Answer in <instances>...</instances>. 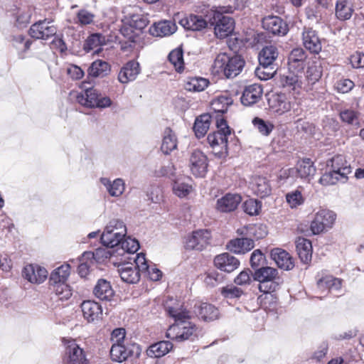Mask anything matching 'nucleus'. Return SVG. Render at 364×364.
I'll return each instance as SVG.
<instances>
[{
  "label": "nucleus",
  "instance_id": "obj_1",
  "mask_svg": "<svg viewBox=\"0 0 364 364\" xmlns=\"http://www.w3.org/2000/svg\"><path fill=\"white\" fill-rule=\"evenodd\" d=\"M165 309L175 321L166 331V336L168 338L181 342L193 341L197 337L198 328L190 321V313L182 304L171 299L166 302Z\"/></svg>",
  "mask_w": 364,
  "mask_h": 364
},
{
  "label": "nucleus",
  "instance_id": "obj_2",
  "mask_svg": "<svg viewBox=\"0 0 364 364\" xmlns=\"http://www.w3.org/2000/svg\"><path fill=\"white\" fill-rule=\"evenodd\" d=\"M245 65V61L240 55L229 56L225 53H219L212 65V72L217 75H223L227 78H233L238 75Z\"/></svg>",
  "mask_w": 364,
  "mask_h": 364
},
{
  "label": "nucleus",
  "instance_id": "obj_3",
  "mask_svg": "<svg viewBox=\"0 0 364 364\" xmlns=\"http://www.w3.org/2000/svg\"><path fill=\"white\" fill-rule=\"evenodd\" d=\"M253 277L259 282V289L264 293L276 291L283 282L278 270L271 267H263L256 269Z\"/></svg>",
  "mask_w": 364,
  "mask_h": 364
},
{
  "label": "nucleus",
  "instance_id": "obj_4",
  "mask_svg": "<svg viewBox=\"0 0 364 364\" xmlns=\"http://www.w3.org/2000/svg\"><path fill=\"white\" fill-rule=\"evenodd\" d=\"M216 126L218 131L208 134L207 139L215 154L223 157L228 154V137L231 132L223 119H218Z\"/></svg>",
  "mask_w": 364,
  "mask_h": 364
},
{
  "label": "nucleus",
  "instance_id": "obj_5",
  "mask_svg": "<svg viewBox=\"0 0 364 364\" xmlns=\"http://www.w3.org/2000/svg\"><path fill=\"white\" fill-rule=\"evenodd\" d=\"M127 234V228L122 220H111L101 235V241L104 246L116 247Z\"/></svg>",
  "mask_w": 364,
  "mask_h": 364
},
{
  "label": "nucleus",
  "instance_id": "obj_6",
  "mask_svg": "<svg viewBox=\"0 0 364 364\" xmlns=\"http://www.w3.org/2000/svg\"><path fill=\"white\" fill-rule=\"evenodd\" d=\"M300 103V99L287 96L284 93H274L268 98L270 109L278 114H283L291 110L298 114Z\"/></svg>",
  "mask_w": 364,
  "mask_h": 364
},
{
  "label": "nucleus",
  "instance_id": "obj_7",
  "mask_svg": "<svg viewBox=\"0 0 364 364\" xmlns=\"http://www.w3.org/2000/svg\"><path fill=\"white\" fill-rule=\"evenodd\" d=\"M231 9H220L213 11V16L209 17V23L213 26L215 34L218 38H224L228 36L234 30V21L224 13L230 12Z\"/></svg>",
  "mask_w": 364,
  "mask_h": 364
},
{
  "label": "nucleus",
  "instance_id": "obj_8",
  "mask_svg": "<svg viewBox=\"0 0 364 364\" xmlns=\"http://www.w3.org/2000/svg\"><path fill=\"white\" fill-rule=\"evenodd\" d=\"M77 102L87 107L106 108L112 105V101L108 97H102L101 94L93 87L86 88L84 91L77 93L75 95Z\"/></svg>",
  "mask_w": 364,
  "mask_h": 364
},
{
  "label": "nucleus",
  "instance_id": "obj_9",
  "mask_svg": "<svg viewBox=\"0 0 364 364\" xmlns=\"http://www.w3.org/2000/svg\"><path fill=\"white\" fill-rule=\"evenodd\" d=\"M336 219V215L331 210L321 209L316 213L311 223L310 229L314 235H318L331 228Z\"/></svg>",
  "mask_w": 364,
  "mask_h": 364
},
{
  "label": "nucleus",
  "instance_id": "obj_10",
  "mask_svg": "<svg viewBox=\"0 0 364 364\" xmlns=\"http://www.w3.org/2000/svg\"><path fill=\"white\" fill-rule=\"evenodd\" d=\"M57 31L58 28L53 23V21L45 18L32 24L29 29V34L36 39L48 40L55 36Z\"/></svg>",
  "mask_w": 364,
  "mask_h": 364
},
{
  "label": "nucleus",
  "instance_id": "obj_11",
  "mask_svg": "<svg viewBox=\"0 0 364 364\" xmlns=\"http://www.w3.org/2000/svg\"><path fill=\"white\" fill-rule=\"evenodd\" d=\"M211 238L210 232L207 230H198L187 236L185 247L187 250L201 251L209 244Z\"/></svg>",
  "mask_w": 364,
  "mask_h": 364
},
{
  "label": "nucleus",
  "instance_id": "obj_12",
  "mask_svg": "<svg viewBox=\"0 0 364 364\" xmlns=\"http://www.w3.org/2000/svg\"><path fill=\"white\" fill-rule=\"evenodd\" d=\"M208 158L201 151L196 149L191 152L189 167L195 176L204 177L208 171Z\"/></svg>",
  "mask_w": 364,
  "mask_h": 364
},
{
  "label": "nucleus",
  "instance_id": "obj_13",
  "mask_svg": "<svg viewBox=\"0 0 364 364\" xmlns=\"http://www.w3.org/2000/svg\"><path fill=\"white\" fill-rule=\"evenodd\" d=\"M140 348L138 345L124 346L122 343H113L110 349V356L113 361L122 363L129 357L136 354L139 355Z\"/></svg>",
  "mask_w": 364,
  "mask_h": 364
},
{
  "label": "nucleus",
  "instance_id": "obj_14",
  "mask_svg": "<svg viewBox=\"0 0 364 364\" xmlns=\"http://www.w3.org/2000/svg\"><path fill=\"white\" fill-rule=\"evenodd\" d=\"M63 361L65 364H88L83 350L74 341L68 342Z\"/></svg>",
  "mask_w": 364,
  "mask_h": 364
},
{
  "label": "nucleus",
  "instance_id": "obj_15",
  "mask_svg": "<svg viewBox=\"0 0 364 364\" xmlns=\"http://www.w3.org/2000/svg\"><path fill=\"white\" fill-rule=\"evenodd\" d=\"M80 307L83 318L88 323H97L102 319V308L99 303L87 300L81 304Z\"/></svg>",
  "mask_w": 364,
  "mask_h": 364
},
{
  "label": "nucleus",
  "instance_id": "obj_16",
  "mask_svg": "<svg viewBox=\"0 0 364 364\" xmlns=\"http://www.w3.org/2000/svg\"><path fill=\"white\" fill-rule=\"evenodd\" d=\"M281 82L284 87L299 93L304 83V73L301 70L290 71L287 75L281 78Z\"/></svg>",
  "mask_w": 364,
  "mask_h": 364
},
{
  "label": "nucleus",
  "instance_id": "obj_17",
  "mask_svg": "<svg viewBox=\"0 0 364 364\" xmlns=\"http://www.w3.org/2000/svg\"><path fill=\"white\" fill-rule=\"evenodd\" d=\"M23 277L33 284H41L48 277V271L37 264H27L22 272Z\"/></svg>",
  "mask_w": 364,
  "mask_h": 364
},
{
  "label": "nucleus",
  "instance_id": "obj_18",
  "mask_svg": "<svg viewBox=\"0 0 364 364\" xmlns=\"http://www.w3.org/2000/svg\"><path fill=\"white\" fill-rule=\"evenodd\" d=\"M134 263L127 262L121 264L118 268V272L121 279L129 284H135L140 279L141 271L136 266V257L134 259Z\"/></svg>",
  "mask_w": 364,
  "mask_h": 364
},
{
  "label": "nucleus",
  "instance_id": "obj_19",
  "mask_svg": "<svg viewBox=\"0 0 364 364\" xmlns=\"http://www.w3.org/2000/svg\"><path fill=\"white\" fill-rule=\"evenodd\" d=\"M215 266L221 271L232 272L240 266V261L229 253L225 252L214 258Z\"/></svg>",
  "mask_w": 364,
  "mask_h": 364
},
{
  "label": "nucleus",
  "instance_id": "obj_20",
  "mask_svg": "<svg viewBox=\"0 0 364 364\" xmlns=\"http://www.w3.org/2000/svg\"><path fill=\"white\" fill-rule=\"evenodd\" d=\"M263 28L274 35H285L287 33V25L283 20L274 16H269L262 20Z\"/></svg>",
  "mask_w": 364,
  "mask_h": 364
},
{
  "label": "nucleus",
  "instance_id": "obj_21",
  "mask_svg": "<svg viewBox=\"0 0 364 364\" xmlns=\"http://www.w3.org/2000/svg\"><path fill=\"white\" fill-rule=\"evenodd\" d=\"M136 266L139 271H141V273L146 274L152 281H158L161 279L162 276L161 270L155 264H149L144 254H138L136 256Z\"/></svg>",
  "mask_w": 364,
  "mask_h": 364
},
{
  "label": "nucleus",
  "instance_id": "obj_22",
  "mask_svg": "<svg viewBox=\"0 0 364 364\" xmlns=\"http://www.w3.org/2000/svg\"><path fill=\"white\" fill-rule=\"evenodd\" d=\"M139 73V63L135 60H130L121 68L118 75V80L122 84H127L134 81Z\"/></svg>",
  "mask_w": 364,
  "mask_h": 364
},
{
  "label": "nucleus",
  "instance_id": "obj_23",
  "mask_svg": "<svg viewBox=\"0 0 364 364\" xmlns=\"http://www.w3.org/2000/svg\"><path fill=\"white\" fill-rule=\"evenodd\" d=\"M242 198L237 193H227L217 200L216 208L218 211L228 213L235 210L240 203Z\"/></svg>",
  "mask_w": 364,
  "mask_h": 364
},
{
  "label": "nucleus",
  "instance_id": "obj_24",
  "mask_svg": "<svg viewBox=\"0 0 364 364\" xmlns=\"http://www.w3.org/2000/svg\"><path fill=\"white\" fill-rule=\"evenodd\" d=\"M270 256L280 269L290 270L294 267L292 257L284 250L274 248L270 252Z\"/></svg>",
  "mask_w": 364,
  "mask_h": 364
},
{
  "label": "nucleus",
  "instance_id": "obj_25",
  "mask_svg": "<svg viewBox=\"0 0 364 364\" xmlns=\"http://www.w3.org/2000/svg\"><path fill=\"white\" fill-rule=\"evenodd\" d=\"M328 166L338 173L341 174L343 183L348 179V175L351 173V168L346 157L343 155H336L333 156L327 164Z\"/></svg>",
  "mask_w": 364,
  "mask_h": 364
},
{
  "label": "nucleus",
  "instance_id": "obj_26",
  "mask_svg": "<svg viewBox=\"0 0 364 364\" xmlns=\"http://www.w3.org/2000/svg\"><path fill=\"white\" fill-rule=\"evenodd\" d=\"M303 44L311 53H318L321 50V41L316 32L311 28H305L302 33Z\"/></svg>",
  "mask_w": 364,
  "mask_h": 364
},
{
  "label": "nucleus",
  "instance_id": "obj_27",
  "mask_svg": "<svg viewBox=\"0 0 364 364\" xmlns=\"http://www.w3.org/2000/svg\"><path fill=\"white\" fill-rule=\"evenodd\" d=\"M262 88L258 84H252L245 87L241 97V102L245 106H251L257 103L262 97Z\"/></svg>",
  "mask_w": 364,
  "mask_h": 364
},
{
  "label": "nucleus",
  "instance_id": "obj_28",
  "mask_svg": "<svg viewBox=\"0 0 364 364\" xmlns=\"http://www.w3.org/2000/svg\"><path fill=\"white\" fill-rule=\"evenodd\" d=\"M307 58L306 52L301 48L293 49L288 58L289 70L304 71L305 60Z\"/></svg>",
  "mask_w": 364,
  "mask_h": 364
},
{
  "label": "nucleus",
  "instance_id": "obj_29",
  "mask_svg": "<svg viewBox=\"0 0 364 364\" xmlns=\"http://www.w3.org/2000/svg\"><path fill=\"white\" fill-rule=\"evenodd\" d=\"M291 174L296 173L301 178L310 180L316 173V168L309 159L299 161L295 168L290 170Z\"/></svg>",
  "mask_w": 364,
  "mask_h": 364
},
{
  "label": "nucleus",
  "instance_id": "obj_30",
  "mask_svg": "<svg viewBox=\"0 0 364 364\" xmlns=\"http://www.w3.org/2000/svg\"><path fill=\"white\" fill-rule=\"evenodd\" d=\"M342 280L332 275H322L317 279V288L321 292L338 291L341 289Z\"/></svg>",
  "mask_w": 364,
  "mask_h": 364
},
{
  "label": "nucleus",
  "instance_id": "obj_31",
  "mask_svg": "<svg viewBox=\"0 0 364 364\" xmlns=\"http://www.w3.org/2000/svg\"><path fill=\"white\" fill-rule=\"evenodd\" d=\"M253 239L247 237L236 238L228 242L226 247L228 250L235 254H245L254 247Z\"/></svg>",
  "mask_w": 364,
  "mask_h": 364
},
{
  "label": "nucleus",
  "instance_id": "obj_32",
  "mask_svg": "<svg viewBox=\"0 0 364 364\" xmlns=\"http://www.w3.org/2000/svg\"><path fill=\"white\" fill-rule=\"evenodd\" d=\"M94 295L102 301H110L114 296V291L109 282L100 279L93 289Z\"/></svg>",
  "mask_w": 364,
  "mask_h": 364
},
{
  "label": "nucleus",
  "instance_id": "obj_33",
  "mask_svg": "<svg viewBox=\"0 0 364 364\" xmlns=\"http://www.w3.org/2000/svg\"><path fill=\"white\" fill-rule=\"evenodd\" d=\"M176 26L171 21H164L154 23L149 28V33L151 36L157 37H163L169 36L176 31Z\"/></svg>",
  "mask_w": 364,
  "mask_h": 364
},
{
  "label": "nucleus",
  "instance_id": "obj_34",
  "mask_svg": "<svg viewBox=\"0 0 364 364\" xmlns=\"http://www.w3.org/2000/svg\"><path fill=\"white\" fill-rule=\"evenodd\" d=\"M100 182L112 197H120L125 191V183L122 178H118L112 181L107 178H101Z\"/></svg>",
  "mask_w": 364,
  "mask_h": 364
},
{
  "label": "nucleus",
  "instance_id": "obj_35",
  "mask_svg": "<svg viewBox=\"0 0 364 364\" xmlns=\"http://www.w3.org/2000/svg\"><path fill=\"white\" fill-rule=\"evenodd\" d=\"M295 243L296 252L301 261L305 264L309 263L312 257V245L311 241L304 237H298Z\"/></svg>",
  "mask_w": 364,
  "mask_h": 364
},
{
  "label": "nucleus",
  "instance_id": "obj_36",
  "mask_svg": "<svg viewBox=\"0 0 364 364\" xmlns=\"http://www.w3.org/2000/svg\"><path fill=\"white\" fill-rule=\"evenodd\" d=\"M252 189L257 196L264 198L271 193L272 188L269 180L262 176H255L251 182Z\"/></svg>",
  "mask_w": 364,
  "mask_h": 364
},
{
  "label": "nucleus",
  "instance_id": "obj_37",
  "mask_svg": "<svg viewBox=\"0 0 364 364\" xmlns=\"http://www.w3.org/2000/svg\"><path fill=\"white\" fill-rule=\"evenodd\" d=\"M279 55L278 50L276 46L270 45L264 47L259 53L258 59L260 65L263 68L271 66L276 60Z\"/></svg>",
  "mask_w": 364,
  "mask_h": 364
},
{
  "label": "nucleus",
  "instance_id": "obj_38",
  "mask_svg": "<svg viewBox=\"0 0 364 364\" xmlns=\"http://www.w3.org/2000/svg\"><path fill=\"white\" fill-rule=\"evenodd\" d=\"M195 308L197 316L205 321H213L218 317V309L212 304L201 303L196 306Z\"/></svg>",
  "mask_w": 364,
  "mask_h": 364
},
{
  "label": "nucleus",
  "instance_id": "obj_39",
  "mask_svg": "<svg viewBox=\"0 0 364 364\" xmlns=\"http://www.w3.org/2000/svg\"><path fill=\"white\" fill-rule=\"evenodd\" d=\"M178 139L176 134L172 129L167 127L163 133L162 143L161 149L165 154H169L171 151L177 149Z\"/></svg>",
  "mask_w": 364,
  "mask_h": 364
},
{
  "label": "nucleus",
  "instance_id": "obj_40",
  "mask_svg": "<svg viewBox=\"0 0 364 364\" xmlns=\"http://www.w3.org/2000/svg\"><path fill=\"white\" fill-rule=\"evenodd\" d=\"M237 233L247 237H253L256 240L264 237L267 234L266 226L263 225H249L237 230Z\"/></svg>",
  "mask_w": 364,
  "mask_h": 364
},
{
  "label": "nucleus",
  "instance_id": "obj_41",
  "mask_svg": "<svg viewBox=\"0 0 364 364\" xmlns=\"http://www.w3.org/2000/svg\"><path fill=\"white\" fill-rule=\"evenodd\" d=\"M173 348L170 341H159L149 347L146 354L151 358H161L166 355Z\"/></svg>",
  "mask_w": 364,
  "mask_h": 364
},
{
  "label": "nucleus",
  "instance_id": "obj_42",
  "mask_svg": "<svg viewBox=\"0 0 364 364\" xmlns=\"http://www.w3.org/2000/svg\"><path fill=\"white\" fill-rule=\"evenodd\" d=\"M183 26L188 30L202 31L206 28L209 23V19L206 20L201 16L191 15L186 19L182 20Z\"/></svg>",
  "mask_w": 364,
  "mask_h": 364
},
{
  "label": "nucleus",
  "instance_id": "obj_43",
  "mask_svg": "<svg viewBox=\"0 0 364 364\" xmlns=\"http://www.w3.org/2000/svg\"><path fill=\"white\" fill-rule=\"evenodd\" d=\"M110 71V65L106 61L97 60L92 63L88 68L89 76L94 77H104L107 76Z\"/></svg>",
  "mask_w": 364,
  "mask_h": 364
},
{
  "label": "nucleus",
  "instance_id": "obj_44",
  "mask_svg": "<svg viewBox=\"0 0 364 364\" xmlns=\"http://www.w3.org/2000/svg\"><path fill=\"white\" fill-rule=\"evenodd\" d=\"M232 98L230 97V94L226 92L213 100L211 107L215 112L225 113L227 112L229 106L232 105Z\"/></svg>",
  "mask_w": 364,
  "mask_h": 364
},
{
  "label": "nucleus",
  "instance_id": "obj_45",
  "mask_svg": "<svg viewBox=\"0 0 364 364\" xmlns=\"http://www.w3.org/2000/svg\"><path fill=\"white\" fill-rule=\"evenodd\" d=\"M172 189L173 193L179 198H185L193 191L191 184L186 182L183 178L173 179Z\"/></svg>",
  "mask_w": 364,
  "mask_h": 364
},
{
  "label": "nucleus",
  "instance_id": "obj_46",
  "mask_svg": "<svg viewBox=\"0 0 364 364\" xmlns=\"http://www.w3.org/2000/svg\"><path fill=\"white\" fill-rule=\"evenodd\" d=\"M210 124V117L208 114H203L196 118L193 129L196 136L201 138L205 135Z\"/></svg>",
  "mask_w": 364,
  "mask_h": 364
},
{
  "label": "nucleus",
  "instance_id": "obj_47",
  "mask_svg": "<svg viewBox=\"0 0 364 364\" xmlns=\"http://www.w3.org/2000/svg\"><path fill=\"white\" fill-rule=\"evenodd\" d=\"M70 267L65 264L54 269L50 274V284L65 283L69 274Z\"/></svg>",
  "mask_w": 364,
  "mask_h": 364
},
{
  "label": "nucleus",
  "instance_id": "obj_48",
  "mask_svg": "<svg viewBox=\"0 0 364 364\" xmlns=\"http://www.w3.org/2000/svg\"><path fill=\"white\" fill-rule=\"evenodd\" d=\"M112 252L105 248H97L95 252H85L83 253V257L85 259H89L90 263H102L106 259L110 257Z\"/></svg>",
  "mask_w": 364,
  "mask_h": 364
},
{
  "label": "nucleus",
  "instance_id": "obj_49",
  "mask_svg": "<svg viewBox=\"0 0 364 364\" xmlns=\"http://www.w3.org/2000/svg\"><path fill=\"white\" fill-rule=\"evenodd\" d=\"M117 251L121 250L122 252H119V255H122L124 252L127 253H135L139 248V242L130 237L123 238L118 246H116Z\"/></svg>",
  "mask_w": 364,
  "mask_h": 364
},
{
  "label": "nucleus",
  "instance_id": "obj_50",
  "mask_svg": "<svg viewBox=\"0 0 364 364\" xmlns=\"http://www.w3.org/2000/svg\"><path fill=\"white\" fill-rule=\"evenodd\" d=\"M106 37L101 33H92L87 37L84 44V50L89 52L105 44Z\"/></svg>",
  "mask_w": 364,
  "mask_h": 364
},
{
  "label": "nucleus",
  "instance_id": "obj_51",
  "mask_svg": "<svg viewBox=\"0 0 364 364\" xmlns=\"http://www.w3.org/2000/svg\"><path fill=\"white\" fill-rule=\"evenodd\" d=\"M209 81L203 77H193L185 84V89L190 92H202L208 85Z\"/></svg>",
  "mask_w": 364,
  "mask_h": 364
},
{
  "label": "nucleus",
  "instance_id": "obj_52",
  "mask_svg": "<svg viewBox=\"0 0 364 364\" xmlns=\"http://www.w3.org/2000/svg\"><path fill=\"white\" fill-rule=\"evenodd\" d=\"M168 60L173 65L175 70L181 73L184 68L183 54L181 48L173 50L168 55Z\"/></svg>",
  "mask_w": 364,
  "mask_h": 364
},
{
  "label": "nucleus",
  "instance_id": "obj_53",
  "mask_svg": "<svg viewBox=\"0 0 364 364\" xmlns=\"http://www.w3.org/2000/svg\"><path fill=\"white\" fill-rule=\"evenodd\" d=\"M352 9L347 0H338L336 5V15L341 20H346L352 15Z\"/></svg>",
  "mask_w": 364,
  "mask_h": 364
},
{
  "label": "nucleus",
  "instance_id": "obj_54",
  "mask_svg": "<svg viewBox=\"0 0 364 364\" xmlns=\"http://www.w3.org/2000/svg\"><path fill=\"white\" fill-rule=\"evenodd\" d=\"M129 26L138 31H142L149 24V19L143 14H134L127 19Z\"/></svg>",
  "mask_w": 364,
  "mask_h": 364
},
{
  "label": "nucleus",
  "instance_id": "obj_55",
  "mask_svg": "<svg viewBox=\"0 0 364 364\" xmlns=\"http://www.w3.org/2000/svg\"><path fill=\"white\" fill-rule=\"evenodd\" d=\"M31 42L25 39L22 35H17L14 36L13 45L19 51L18 55L20 58L26 57L25 53L30 48Z\"/></svg>",
  "mask_w": 364,
  "mask_h": 364
},
{
  "label": "nucleus",
  "instance_id": "obj_56",
  "mask_svg": "<svg viewBox=\"0 0 364 364\" xmlns=\"http://www.w3.org/2000/svg\"><path fill=\"white\" fill-rule=\"evenodd\" d=\"M95 17V15L93 13L87 9H82L77 12L74 21L75 23L85 26L92 24L94 22Z\"/></svg>",
  "mask_w": 364,
  "mask_h": 364
},
{
  "label": "nucleus",
  "instance_id": "obj_57",
  "mask_svg": "<svg viewBox=\"0 0 364 364\" xmlns=\"http://www.w3.org/2000/svg\"><path fill=\"white\" fill-rule=\"evenodd\" d=\"M338 181L343 182L341 174L338 173L332 169L323 173L319 179V183L323 186L334 185Z\"/></svg>",
  "mask_w": 364,
  "mask_h": 364
},
{
  "label": "nucleus",
  "instance_id": "obj_58",
  "mask_svg": "<svg viewBox=\"0 0 364 364\" xmlns=\"http://www.w3.org/2000/svg\"><path fill=\"white\" fill-rule=\"evenodd\" d=\"M255 127L264 136H268L274 129V125L269 121H264L261 118L255 117L252 120Z\"/></svg>",
  "mask_w": 364,
  "mask_h": 364
},
{
  "label": "nucleus",
  "instance_id": "obj_59",
  "mask_svg": "<svg viewBox=\"0 0 364 364\" xmlns=\"http://www.w3.org/2000/svg\"><path fill=\"white\" fill-rule=\"evenodd\" d=\"M287 202L291 208H297L302 205L304 202V198L301 192L299 190L293 191L286 195Z\"/></svg>",
  "mask_w": 364,
  "mask_h": 364
},
{
  "label": "nucleus",
  "instance_id": "obj_60",
  "mask_svg": "<svg viewBox=\"0 0 364 364\" xmlns=\"http://www.w3.org/2000/svg\"><path fill=\"white\" fill-rule=\"evenodd\" d=\"M261 208V203L257 200L252 198L247 200L243 203L244 211L250 215H258Z\"/></svg>",
  "mask_w": 364,
  "mask_h": 364
},
{
  "label": "nucleus",
  "instance_id": "obj_61",
  "mask_svg": "<svg viewBox=\"0 0 364 364\" xmlns=\"http://www.w3.org/2000/svg\"><path fill=\"white\" fill-rule=\"evenodd\" d=\"M340 117L343 122L349 124H358V113L351 109H346L340 112Z\"/></svg>",
  "mask_w": 364,
  "mask_h": 364
},
{
  "label": "nucleus",
  "instance_id": "obj_62",
  "mask_svg": "<svg viewBox=\"0 0 364 364\" xmlns=\"http://www.w3.org/2000/svg\"><path fill=\"white\" fill-rule=\"evenodd\" d=\"M55 294L60 296V299H67L72 295L69 287L65 283L50 284Z\"/></svg>",
  "mask_w": 364,
  "mask_h": 364
},
{
  "label": "nucleus",
  "instance_id": "obj_63",
  "mask_svg": "<svg viewBox=\"0 0 364 364\" xmlns=\"http://www.w3.org/2000/svg\"><path fill=\"white\" fill-rule=\"evenodd\" d=\"M221 294L227 299H236L242 296L243 291L234 285H230L223 287Z\"/></svg>",
  "mask_w": 364,
  "mask_h": 364
},
{
  "label": "nucleus",
  "instance_id": "obj_64",
  "mask_svg": "<svg viewBox=\"0 0 364 364\" xmlns=\"http://www.w3.org/2000/svg\"><path fill=\"white\" fill-rule=\"evenodd\" d=\"M252 272L250 269L242 271L234 279V282L239 286H247L250 284Z\"/></svg>",
  "mask_w": 364,
  "mask_h": 364
}]
</instances>
